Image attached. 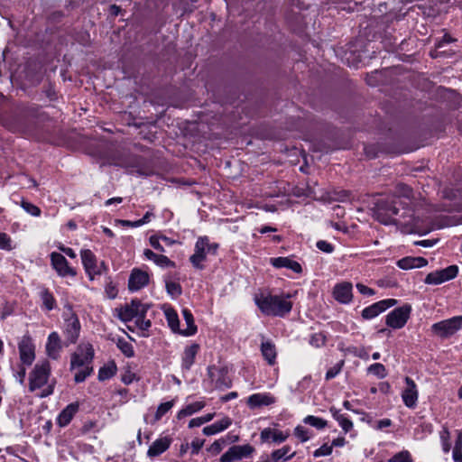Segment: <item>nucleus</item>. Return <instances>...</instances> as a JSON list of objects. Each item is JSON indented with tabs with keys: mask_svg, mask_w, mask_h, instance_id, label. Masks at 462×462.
Returning a JSON list of instances; mask_svg holds the SVG:
<instances>
[{
	"mask_svg": "<svg viewBox=\"0 0 462 462\" xmlns=\"http://www.w3.org/2000/svg\"><path fill=\"white\" fill-rule=\"evenodd\" d=\"M411 195V189L406 185H399L397 196L378 199L374 207V216L378 221L383 225H402L400 219L395 218L398 215V205L402 204L399 198L409 199Z\"/></svg>",
	"mask_w": 462,
	"mask_h": 462,
	"instance_id": "1",
	"label": "nucleus"
},
{
	"mask_svg": "<svg viewBox=\"0 0 462 462\" xmlns=\"http://www.w3.org/2000/svg\"><path fill=\"white\" fill-rule=\"evenodd\" d=\"M29 391L41 390V398L48 397L54 392L56 380L51 377V367L48 360L38 361L29 373Z\"/></svg>",
	"mask_w": 462,
	"mask_h": 462,
	"instance_id": "2",
	"label": "nucleus"
},
{
	"mask_svg": "<svg viewBox=\"0 0 462 462\" xmlns=\"http://www.w3.org/2000/svg\"><path fill=\"white\" fill-rule=\"evenodd\" d=\"M290 298V294L261 293L254 296V302L263 314L283 317L291 310L292 303Z\"/></svg>",
	"mask_w": 462,
	"mask_h": 462,
	"instance_id": "3",
	"label": "nucleus"
},
{
	"mask_svg": "<svg viewBox=\"0 0 462 462\" xmlns=\"http://www.w3.org/2000/svg\"><path fill=\"white\" fill-rule=\"evenodd\" d=\"M218 249V244L210 243L208 236H199L194 246V254L189 257L192 266L198 270L204 269L203 262L206 261L207 254H216Z\"/></svg>",
	"mask_w": 462,
	"mask_h": 462,
	"instance_id": "4",
	"label": "nucleus"
},
{
	"mask_svg": "<svg viewBox=\"0 0 462 462\" xmlns=\"http://www.w3.org/2000/svg\"><path fill=\"white\" fill-rule=\"evenodd\" d=\"M148 309L149 305L142 303L138 300H133L130 304L116 309L117 317L124 322L131 321L138 317L145 316Z\"/></svg>",
	"mask_w": 462,
	"mask_h": 462,
	"instance_id": "5",
	"label": "nucleus"
},
{
	"mask_svg": "<svg viewBox=\"0 0 462 462\" xmlns=\"http://www.w3.org/2000/svg\"><path fill=\"white\" fill-rule=\"evenodd\" d=\"M462 327V316L453 317L431 326V331L440 337H448Z\"/></svg>",
	"mask_w": 462,
	"mask_h": 462,
	"instance_id": "6",
	"label": "nucleus"
},
{
	"mask_svg": "<svg viewBox=\"0 0 462 462\" xmlns=\"http://www.w3.org/2000/svg\"><path fill=\"white\" fill-rule=\"evenodd\" d=\"M82 264L90 280L95 276L102 274L106 267L104 262L97 263V257L89 249H83L80 252Z\"/></svg>",
	"mask_w": 462,
	"mask_h": 462,
	"instance_id": "7",
	"label": "nucleus"
},
{
	"mask_svg": "<svg viewBox=\"0 0 462 462\" xmlns=\"http://www.w3.org/2000/svg\"><path fill=\"white\" fill-rule=\"evenodd\" d=\"M411 312V306L404 304L389 312L386 316L385 323L393 329H400L406 325Z\"/></svg>",
	"mask_w": 462,
	"mask_h": 462,
	"instance_id": "8",
	"label": "nucleus"
},
{
	"mask_svg": "<svg viewBox=\"0 0 462 462\" xmlns=\"http://www.w3.org/2000/svg\"><path fill=\"white\" fill-rule=\"evenodd\" d=\"M94 357V349L91 344H80L77 351L71 356V369L80 366H89Z\"/></svg>",
	"mask_w": 462,
	"mask_h": 462,
	"instance_id": "9",
	"label": "nucleus"
},
{
	"mask_svg": "<svg viewBox=\"0 0 462 462\" xmlns=\"http://www.w3.org/2000/svg\"><path fill=\"white\" fill-rule=\"evenodd\" d=\"M20 360L23 365H31L35 359V345L30 337L24 336L18 343Z\"/></svg>",
	"mask_w": 462,
	"mask_h": 462,
	"instance_id": "10",
	"label": "nucleus"
},
{
	"mask_svg": "<svg viewBox=\"0 0 462 462\" xmlns=\"http://www.w3.org/2000/svg\"><path fill=\"white\" fill-rule=\"evenodd\" d=\"M53 269L61 277L76 276L77 273L74 268L69 265L66 258L60 253L52 252L50 255Z\"/></svg>",
	"mask_w": 462,
	"mask_h": 462,
	"instance_id": "11",
	"label": "nucleus"
},
{
	"mask_svg": "<svg viewBox=\"0 0 462 462\" xmlns=\"http://www.w3.org/2000/svg\"><path fill=\"white\" fill-rule=\"evenodd\" d=\"M253 452L254 448L249 444L233 446L221 456L219 462H233L235 460H240L251 456Z\"/></svg>",
	"mask_w": 462,
	"mask_h": 462,
	"instance_id": "12",
	"label": "nucleus"
},
{
	"mask_svg": "<svg viewBox=\"0 0 462 462\" xmlns=\"http://www.w3.org/2000/svg\"><path fill=\"white\" fill-rule=\"evenodd\" d=\"M397 300L394 299H387L377 301L362 310V317L365 319H371L377 317L380 313L383 312L387 309L394 306Z\"/></svg>",
	"mask_w": 462,
	"mask_h": 462,
	"instance_id": "13",
	"label": "nucleus"
},
{
	"mask_svg": "<svg viewBox=\"0 0 462 462\" xmlns=\"http://www.w3.org/2000/svg\"><path fill=\"white\" fill-rule=\"evenodd\" d=\"M275 402L276 398L270 393H254L246 399V404L252 410L270 406Z\"/></svg>",
	"mask_w": 462,
	"mask_h": 462,
	"instance_id": "14",
	"label": "nucleus"
},
{
	"mask_svg": "<svg viewBox=\"0 0 462 462\" xmlns=\"http://www.w3.org/2000/svg\"><path fill=\"white\" fill-rule=\"evenodd\" d=\"M406 386L402 393V398L408 408H414L418 402V390L416 383L410 377H405Z\"/></svg>",
	"mask_w": 462,
	"mask_h": 462,
	"instance_id": "15",
	"label": "nucleus"
},
{
	"mask_svg": "<svg viewBox=\"0 0 462 462\" xmlns=\"http://www.w3.org/2000/svg\"><path fill=\"white\" fill-rule=\"evenodd\" d=\"M64 331L67 339L70 343H75L79 336L80 323L78 317L72 312L69 313V316L65 318Z\"/></svg>",
	"mask_w": 462,
	"mask_h": 462,
	"instance_id": "16",
	"label": "nucleus"
},
{
	"mask_svg": "<svg viewBox=\"0 0 462 462\" xmlns=\"http://www.w3.org/2000/svg\"><path fill=\"white\" fill-rule=\"evenodd\" d=\"M149 282L148 273L140 269H134L128 280V289L136 291L146 286Z\"/></svg>",
	"mask_w": 462,
	"mask_h": 462,
	"instance_id": "17",
	"label": "nucleus"
},
{
	"mask_svg": "<svg viewBox=\"0 0 462 462\" xmlns=\"http://www.w3.org/2000/svg\"><path fill=\"white\" fill-rule=\"evenodd\" d=\"M352 283L343 282L335 285L333 289V296L335 300L342 304H348L351 302L352 294Z\"/></svg>",
	"mask_w": 462,
	"mask_h": 462,
	"instance_id": "18",
	"label": "nucleus"
},
{
	"mask_svg": "<svg viewBox=\"0 0 462 462\" xmlns=\"http://www.w3.org/2000/svg\"><path fill=\"white\" fill-rule=\"evenodd\" d=\"M290 436L289 432L274 430L272 428H265L261 431L260 438L263 442H269L272 440L274 443H282Z\"/></svg>",
	"mask_w": 462,
	"mask_h": 462,
	"instance_id": "19",
	"label": "nucleus"
},
{
	"mask_svg": "<svg viewBox=\"0 0 462 462\" xmlns=\"http://www.w3.org/2000/svg\"><path fill=\"white\" fill-rule=\"evenodd\" d=\"M61 350V343L60 336L57 332L49 335L46 343V354L51 359H58Z\"/></svg>",
	"mask_w": 462,
	"mask_h": 462,
	"instance_id": "20",
	"label": "nucleus"
},
{
	"mask_svg": "<svg viewBox=\"0 0 462 462\" xmlns=\"http://www.w3.org/2000/svg\"><path fill=\"white\" fill-rule=\"evenodd\" d=\"M199 351L198 344H191L184 348L181 356V369L189 371L194 364L195 357Z\"/></svg>",
	"mask_w": 462,
	"mask_h": 462,
	"instance_id": "21",
	"label": "nucleus"
},
{
	"mask_svg": "<svg viewBox=\"0 0 462 462\" xmlns=\"http://www.w3.org/2000/svg\"><path fill=\"white\" fill-rule=\"evenodd\" d=\"M271 264L275 268H286L295 273H300L302 268L300 264L290 257H274L270 259Z\"/></svg>",
	"mask_w": 462,
	"mask_h": 462,
	"instance_id": "22",
	"label": "nucleus"
},
{
	"mask_svg": "<svg viewBox=\"0 0 462 462\" xmlns=\"http://www.w3.org/2000/svg\"><path fill=\"white\" fill-rule=\"evenodd\" d=\"M171 443V439L167 436L157 439L150 446L147 456L150 457L160 456L170 448Z\"/></svg>",
	"mask_w": 462,
	"mask_h": 462,
	"instance_id": "23",
	"label": "nucleus"
},
{
	"mask_svg": "<svg viewBox=\"0 0 462 462\" xmlns=\"http://www.w3.org/2000/svg\"><path fill=\"white\" fill-rule=\"evenodd\" d=\"M428 264V261L423 257L407 256L397 262V266L402 270L423 267Z\"/></svg>",
	"mask_w": 462,
	"mask_h": 462,
	"instance_id": "24",
	"label": "nucleus"
},
{
	"mask_svg": "<svg viewBox=\"0 0 462 462\" xmlns=\"http://www.w3.org/2000/svg\"><path fill=\"white\" fill-rule=\"evenodd\" d=\"M261 353L264 360L273 365L276 362L277 351L275 345L270 340H263L261 343Z\"/></svg>",
	"mask_w": 462,
	"mask_h": 462,
	"instance_id": "25",
	"label": "nucleus"
},
{
	"mask_svg": "<svg viewBox=\"0 0 462 462\" xmlns=\"http://www.w3.org/2000/svg\"><path fill=\"white\" fill-rule=\"evenodd\" d=\"M79 405L77 403H70L64 408L57 418V423L60 427L67 426L77 413Z\"/></svg>",
	"mask_w": 462,
	"mask_h": 462,
	"instance_id": "26",
	"label": "nucleus"
},
{
	"mask_svg": "<svg viewBox=\"0 0 462 462\" xmlns=\"http://www.w3.org/2000/svg\"><path fill=\"white\" fill-rule=\"evenodd\" d=\"M232 424V420L228 417H224L222 420L214 422L203 429V433L207 436L215 435L224 431Z\"/></svg>",
	"mask_w": 462,
	"mask_h": 462,
	"instance_id": "27",
	"label": "nucleus"
},
{
	"mask_svg": "<svg viewBox=\"0 0 462 462\" xmlns=\"http://www.w3.org/2000/svg\"><path fill=\"white\" fill-rule=\"evenodd\" d=\"M182 315L185 319L187 327L186 328L181 329V331H180V334L186 337L194 335L197 332V326L194 323L192 313L189 310L184 309L182 310Z\"/></svg>",
	"mask_w": 462,
	"mask_h": 462,
	"instance_id": "28",
	"label": "nucleus"
},
{
	"mask_svg": "<svg viewBox=\"0 0 462 462\" xmlns=\"http://www.w3.org/2000/svg\"><path fill=\"white\" fill-rule=\"evenodd\" d=\"M205 405H206V403L203 401H199V402H195L193 403L188 404L187 406H185L183 409H181L177 413V418L179 420H180L184 417L190 416L193 413L202 410L205 407Z\"/></svg>",
	"mask_w": 462,
	"mask_h": 462,
	"instance_id": "29",
	"label": "nucleus"
},
{
	"mask_svg": "<svg viewBox=\"0 0 462 462\" xmlns=\"http://www.w3.org/2000/svg\"><path fill=\"white\" fill-rule=\"evenodd\" d=\"M294 455L295 452L291 451V448L286 445L279 449L273 451L271 454V457L274 462H278L280 460L286 461L293 457Z\"/></svg>",
	"mask_w": 462,
	"mask_h": 462,
	"instance_id": "30",
	"label": "nucleus"
},
{
	"mask_svg": "<svg viewBox=\"0 0 462 462\" xmlns=\"http://www.w3.org/2000/svg\"><path fill=\"white\" fill-rule=\"evenodd\" d=\"M455 42V39H453L450 35L445 34L440 41H439L436 43V49L434 51H430V56L432 58H438L440 56H447L449 55V53L447 52V51H440V49L444 48L445 44Z\"/></svg>",
	"mask_w": 462,
	"mask_h": 462,
	"instance_id": "31",
	"label": "nucleus"
},
{
	"mask_svg": "<svg viewBox=\"0 0 462 462\" xmlns=\"http://www.w3.org/2000/svg\"><path fill=\"white\" fill-rule=\"evenodd\" d=\"M43 308L50 311L56 308V300L52 293L48 289H42L40 292Z\"/></svg>",
	"mask_w": 462,
	"mask_h": 462,
	"instance_id": "32",
	"label": "nucleus"
},
{
	"mask_svg": "<svg viewBox=\"0 0 462 462\" xmlns=\"http://www.w3.org/2000/svg\"><path fill=\"white\" fill-rule=\"evenodd\" d=\"M438 273H439V277L441 278L440 280L442 282H445L454 279L457 276L458 268L457 265H450L445 269L438 271Z\"/></svg>",
	"mask_w": 462,
	"mask_h": 462,
	"instance_id": "33",
	"label": "nucleus"
},
{
	"mask_svg": "<svg viewBox=\"0 0 462 462\" xmlns=\"http://www.w3.org/2000/svg\"><path fill=\"white\" fill-rule=\"evenodd\" d=\"M165 314L168 324L171 330L173 332H178L180 334V331H181V329H180V320L177 313L172 310H169L165 312Z\"/></svg>",
	"mask_w": 462,
	"mask_h": 462,
	"instance_id": "34",
	"label": "nucleus"
},
{
	"mask_svg": "<svg viewBox=\"0 0 462 462\" xmlns=\"http://www.w3.org/2000/svg\"><path fill=\"white\" fill-rule=\"evenodd\" d=\"M116 371V366L114 363L105 365L98 371V379L100 381L107 380L115 375Z\"/></svg>",
	"mask_w": 462,
	"mask_h": 462,
	"instance_id": "35",
	"label": "nucleus"
},
{
	"mask_svg": "<svg viewBox=\"0 0 462 462\" xmlns=\"http://www.w3.org/2000/svg\"><path fill=\"white\" fill-rule=\"evenodd\" d=\"M303 422L308 425H310L311 427H314L318 430H322L328 425L327 420H323L322 418L316 417L313 415L306 416L303 419Z\"/></svg>",
	"mask_w": 462,
	"mask_h": 462,
	"instance_id": "36",
	"label": "nucleus"
},
{
	"mask_svg": "<svg viewBox=\"0 0 462 462\" xmlns=\"http://www.w3.org/2000/svg\"><path fill=\"white\" fill-rule=\"evenodd\" d=\"M367 371L369 374H374V376H376L379 379H383V378L386 377V375H387L386 369H385L384 365L380 363H375V364L371 365L367 368Z\"/></svg>",
	"mask_w": 462,
	"mask_h": 462,
	"instance_id": "37",
	"label": "nucleus"
},
{
	"mask_svg": "<svg viewBox=\"0 0 462 462\" xmlns=\"http://www.w3.org/2000/svg\"><path fill=\"white\" fill-rule=\"evenodd\" d=\"M215 417V413H208L204 416L191 419L189 422V428L199 427L207 422H209Z\"/></svg>",
	"mask_w": 462,
	"mask_h": 462,
	"instance_id": "38",
	"label": "nucleus"
},
{
	"mask_svg": "<svg viewBox=\"0 0 462 462\" xmlns=\"http://www.w3.org/2000/svg\"><path fill=\"white\" fill-rule=\"evenodd\" d=\"M174 405V400L161 403L155 412V420H160Z\"/></svg>",
	"mask_w": 462,
	"mask_h": 462,
	"instance_id": "39",
	"label": "nucleus"
},
{
	"mask_svg": "<svg viewBox=\"0 0 462 462\" xmlns=\"http://www.w3.org/2000/svg\"><path fill=\"white\" fill-rule=\"evenodd\" d=\"M116 346L123 352V354L125 356L131 357L134 356V351L133 346L126 340H125L123 338L118 339Z\"/></svg>",
	"mask_w": 462,
	"mask_h": 462,
	"instance_id": "40",
	"label": "nucleus"
},
{
	"mask_svg": "<svg viewBox=\"0 0 462 462\" xmlns=\"http://www.w3.org/2000/svg\"><path fill=\"white\" fill-rule=\"evenodd\" d=\"M294 435L301 441V442H306L308 441L311 436H312V433L306 428H304L303 426L301 425H298L295 429H294Z\"/></svg>",
	"mask_w": 462,
	"mask_h": 462,
	"instance_id": "41",
	"label": "nucleus"
},
{
	"mask_svg": "<svg viewBox=\"0 0 462 462\" xmlns=\"http://www.w3.org/2000/svg\"><path fill=\"white\" fill-rule=\"evenodd\" d=\"M79 370L75 373V382L81 383L91 374L92 368L90 366L77 367Z\"/></svg>",
	"mask_w": 462,
	"mask_h": 462,
	"instance_id": "42",
	"label": "nucleus"
},
{
	"mask_svg": "<svg viewBox=\"0 0 462 462\" xmlns=\"http://www.w3.org/2000/svg\"><path fill=\"white\" fill-rule=\"evenodd\" d=\"M167 292L173 298H176L181 294V287L178 282L167 281L166 282Z\"/></svg>",
	"mask_w": 462,
	"mask_h": 462,
	"instance_id": "43",
	"label": "nucleus"
},
{
	"mask_svg": "<svg viewBox=\"0 0 462 462\" xmlns=\"http://www.w3.org/2000/svg\"><path fill=\"white\" fill-rule=\"evenodd\" d=\"M453 460L455 462H462V434L459 433L457 440L453 448Z\"/></svg>",
	"mask_w": 462,
	"mask_h": 462,
	"instance_id": "44",
	"label": "nucleus"
},
{
	"mask_svg": "<svg viewBox=\"0 0 462 462\" xmlns=\"http://www.w3.org/2000/svg\"><path fill=\"white\" fill-rule=\"evenodd\" d=\"M154 263L162 268H174L176 266L173 261L163 254H159Z\"/></svg>",
	"mask_w": 462,
	"mask_h": 462,
	"instance_id": "45",
	"label": "nucleus"
},
{
	"mask_svg": "<svg viewBox=\"0 0 462 462\" xmlns=\"http://www.w3.org/2000/svg\"><path fill=\"white\" fill-rule=\"evenodd\" d=\"M0 249L5 251H11L14 249L11 237L7 234L2 232H0Z\"/></svg>",
	"mask_w": 462,
	"mask_h": 462,
	"instance_id": "46",
	"label": "nucleus"
},
{
	"mask_svg": "<svg viewBox=\"0 0 462 462\" xmlns=\"http://www.w3.org/2000/svg\"><path fill=\"white\" fill-rule=\"evenodd\" d=\"M389 462H412V458L409 451L403 450L391 457Z\"/></svg>",
	"mask_w": 462,
	"mask_h": 462,
	"instance_id": "47",
	"label": "nucleus"
},
{
	"mask_svg": "<svg viewBox=\"0 0 462 462\" xmlns=\"http://www.w3.org/2000/svg\"><path fill=\"white\" fill-rule=\"evenodd\" d=\"M21 207L28 214H30V215H32L33 217H39L41 215V209L37 206H35V205H33V204H32V203L28 202V201H24V200L22 201Z\"/></svg>",
	"mask_w": 462,
	"mask_h": 462,
	"instance_id": "48",
	"label": "nucleus"
},
{
	"mask_svg": "<svg viewBox=\"0 0 462 462\" xmlns=\"http://www.w3.org/2000/svg\"><path fill=\"white\" fill-rule=\"evenodd\" d=\"M343 365H344V362L341 361V362L336 364L334 366L330 367L328 370V372L326 373V376H325L326 380L329 381V380L335 378L341 372Z\"/></svg>",
	"mask_w": 462,
	"mask_h": 462,
	"instance_id": "49",
	"label": "nucleus"
},
{
	"mask_svg": "<svg viewBox=\"0 0 462 462\" xmlns=\"http://www.w3.org/2000/svg\"><path fill=\"white\" fill-rule=\"evenodd\" d=\"M332 450L333 448L331 444L325 443L320 448L314 451L313 456L315 457H326L330 455L332 453Z\"/></svg>",
	"mask_w": 462,
	"mask_h": 462,
	"instance_id": "50",
	"label": "nucleus"
},
{
	"mask_svg": "<svg viewBox=\"0 0 462 462\" xmlns=\"http://www.w3.org/2000/svg\"><path fill=\"white\" fill-rule=\"evenodd\" d=\"M150 245L159 252H165L162 242L161 241L159 235L151 236L149 238Z\"/></svg>",
	"mask_w": 462,
	"mask_h": 462,
	"instance_id": "51",
	"label": "nucleus"
},
{
	"mask_svg": "<svg viewBox=\"0 0 462 462\" xmlns=\"http://www.w3.org/2000/svg\"><path fill=\"white\" fill-rule=\"evenodd\" d=\"M440 279L441 278L439 277V273H438V271H436V272L430 273L426 276L424 282L427 284L438 285V284L442 283V281Z\"/></svg>",
	"mask_w": 462,
	"mask_h": 462,
	"instance_id": "52",
	"label": "nucleus"
},
{
	"mask_svg": "<svg viewBox=\"0 0 462 462\" xmlns=\"http://www.w3.org/2000/svg\"><path fill=\"white\" fill-rule=\"evenodd\" d=\"M135 325L139 329L145 331L151 327V321L146 319L145 316H142L135 319Z\"/></svg>",
	"mask_w": 462,
	"mask_h": 462,
	"instance_id": "53",
	"label": "nucleus"
},
{
	"mask_svg": "<svg viewBox=\"0 0 462 462\" xmlns=\"http://www.w3.org/2000/svg\"><path fill=\"white\" fill-rule=\"evenodd\" d=\"M325 342H326V337L320 333L314 334L310 340V345H312L316 347H319V346H323L325 344Z\"/></svg>",
	"mask_w": 462,
	"mask_h": 462,
	"instance_id": "54",
	"label": "nucleus"
},
{
	"mask_svg": "<svg viewBox=\"0 0 462 462\" xmlns=\"http://www.w3.org/2000/svg\"><path fill=\"white\" fill-rule=\"evenodd\" d=\"M337 422L346 433L349 432L353 428V422L346 415H344Z\"/></svg>",
	"mask_w": 462,
	"mask_h": 462,
	"instance_id": "55",
	"label": "nucleus"
},
{
	"mask_svg": "<svg viewBox=\"0 0 462 462\" xmlns=\"http://www.w3.org/2000/svg\"><path fill=\"white\" fill-rule=\"evenodd\" d=\"M310 376H305L298 383L295 391L298 393H303L306 389L310 387Z\"/></svg>",
	"mask_w": 462,
	"mask_h": 462,
	"instance_id": "56",
	"label": "nucleus"
},
{
	"mask_svg": "<svg viewBox=\"0 0 462 462\" xmlns=\"http://www.w3.org/2000/svg\"><path fill=\"white\" fill-rule=\"evenodd\" d=\"M316 245L320 251L328 254H330L334 251V246L325 240L318 241Z\"/></svg>",
	"mask_w": 462,
	"mask_h": 462,
	"instance_id": "57",
	"label": "nucleus"
},
{
	"mask_svg": "<svg viewBox=\"0 0 462 462\" xmlns=\"http://www.w3.org/2000/svg\"><path fill=\"white\" fill-rule=\"evenodd\" d=\"M225 441L222 439H218L214 441V443L209 447L208 450L212 452L213 454H218L225 445Z\"/></svg>",
	"mask_w": 462,
	"mask_h": 462,
	"instance_id": "58",
	"label": "nucleus"
},
{
	"mask_svg": "<svg viewBox=\"0 0 462 462\" xmlns=\"http://www.w3.org/2000/svg\"><path fill=\"white\" fill-rule=\"evenodd\" d=\"M203 445H204V440L203 439H193L191 444H190L191 453L193 455L198 454L199 452V450L201 449V448L203 447Z\"/></svg>",
	"mask_w": 462,
	"mask_h": 462,
	"instance_id": "59",
	"label": "nucleus"
},
{
	"mask_svg": "<svg viewBox=\"0 0 462 462\" xmlns=\"http://www.w3.org/2000/svg\"><path fill=\"white\" fill-rule=\"evenodd\" d=\"M356 289L357 291L361 293V294H364V295H366V296H373L374 295L375 291L374 289L372 288H369L362 283H357L356 284Z\"/></svg>",
	"mask_w": 462,
	"mask_h": 462,
	"instance_id": "60",
	"label": "nucleus"
},
{
	"mask_svg": "<svg viewBox=\"0 0 462 462\" xmlns=\"http://www.w3.org/2000/svg\"><path fill=\"white\" fill-rule=\"evenodd\" d=\"M12 312H13L12 307L8 303H5L0 309V319H2V320L5 319L8 316H10L12 314Z\"/></svg>",
	"mask_w": 462,
	"mask_h": 462,
	"instance_id": "61",
	"label": "nucleus"
},
{
	"mask_svg": "<svg viewBox=\"0 0 462 462\" xmlns=\"http://www.w3.org/2000/svg\"><path fill=\"white\" fill-rule=\"evenodd\" d=\"M391 425H392V420L390 419H383V420L376 421V423L374 427V429L381 430L384 428L390 427Z\"/></svg>",
	"mask_w": 462,
	"mask_h": 462,
	"instance_id": "62",
	"label": "nucleus"
},
{
	"mask_svg": "<svg viewBox=\"0 0 462 462\" xmlns=\"http://www.w3.org/2000/svg\"><path fill=\"white\" fill-rule=\"evenodd\" d=\"M25 375H26L25 368L21 367V369L14 374V377L21 384H23L24 383Z\"/></svg>",
	"mask_w": 462,
	"mask_h": 462,
	"instance_id": "63",
	"label": "nucleus"
},
{
	"mask_svg": "<svg viewBox=\"0 0 462 462\" xmlns=\"http://www.w3.org/2000/svg\"><path fill=\"white\" fill-rule=\"evenodd\" d=\"M143 255L146 259L151 260L153 263H155L159 254H155L154 252H152L150 249H144Z\"/></svg>",
	"mask_w": 462,
	"mask_h": 462,
	"instance_id": "64",
	"label": "nucleus"
}]
</instances>
